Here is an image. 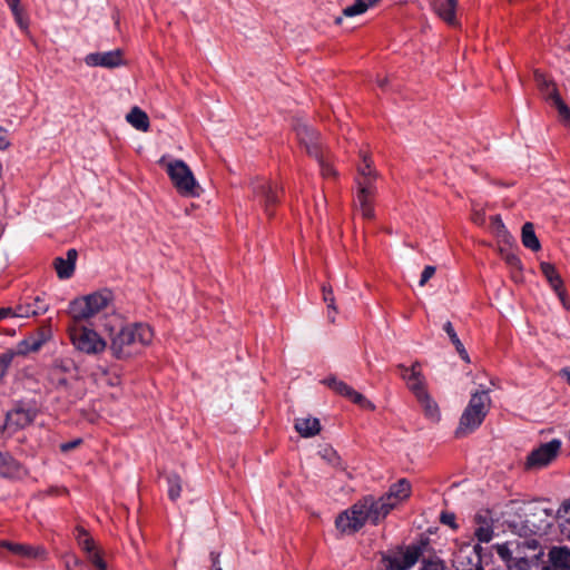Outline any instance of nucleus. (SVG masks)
<instances>
[{
    "instance_id": "obj_1",
    "label": "nucleus",
    "mask_w": 570,
    "mask_h": 570,
    "mask_svg": "<svg viewBox=\"0 0 570 570\" xmlns=\"http://www.w3.org/2000/svg\"><path fill=\"white\" fill-rule=\"evenodd\" d=\"M154 332L148 324L132 323L122 326L110 336V351L117 360H128L148 346Z\"/></svg>"
},
{
    "instance_id": "obj_2",
    "label": "nucleus",
    "mask_w": 570,
    "mask_h": 570,
    "mask_svg": "<svg viewBox=\"0 0 570 570\" xmlns=\"http://www.w3.org/2000/svg\"><path fill=\"white\" fill-rule=\"evenodd\" d=\"M361 163L356 168L355 176V197H354V207L358 210L363 218L373 219L374 214V200L377 194V179L379 173L372 165V160L370 156L360 151Z\"/></svg>"
},
{
    "instance_id": "obj_3",
    "label": "nucleus",
    "mask_w": 570,
    "mask_h": 570,
    "mask_svg": "<svg viewBox=\"0 0 570 570\" xmlns=\"http://www.w3.org/2000/svg\"><path fill=\"white\" fill-rule=\"evenodd\" d=\"M490 406L491 399L488 391L482 390L473 393L460 417L455 435L462 438L475 431L484 421Z\"/></svg>"
},
{
    "instance_id": "obj_4",
    "label": "nucleus",
    "mask_w": 570,
    "mask_h": 570,
    "mask_svg": "<svg viewBox=\"0 0 570 570\" xmlns=\"http://www.w3.org/2000/svg\"><path fill=\"white\" fill-rule=\"evenodd\" d=\"M397 368L401 371L402 379L406 381L407 387L414 393L417 401L424 409L425 415L432 421H439L440 411L438 404L430 397L424 387V381L420 371V363L415 362L411 368L403 364H399Z\"/></svg>"
},
{
    "instance_id": "obj_5",
    "label": "nucleus",
    "mask_w": 570,
    "mask_h": 570,
    "mask_svg": "<svg viewBox=\"0 0 570 570\" xmlns=\"http://www.w3.org/2000/svg\"><path fill=\"white\" fill-rule=\"evenodd\" d=\"M112 299V292L108 288H104L73 299L70 303L69 313L75 322L85 321L108 307Z\"/></svg>"
},
{
    "instance_id": "obj_6",
    "label": "nucleus",
    "mask_w": 570,
    "mask_h": 570,
    "mask_svg": "<svg viewBox=\"0 0 570 570\" xmlns=\"http://www.w3.org/2000/svg\"><path fill=\"white\" fill-rule=\"evenodd\" d=\"M166 171L180 195L186 197L199 195V185L185 161L177 159L168 163Z\"/></svg>"
},
{
    "instance_id": "obj_7",
    "label": "nucleus",
    "mask_w": 570,
    "mask_h": 570,
    "mask_svg": "<svg viewBox=\"0 0 570 570\" xmlns=\"http://www.w3.org/2000/svg\"><path fill=\"white\" fill-rule=\"evenodd\" d=\"M69 336L76 350L79 352L96 355L105 351L107 343L100 335L77 322L69 327Z\"/></svg>"
},
{
    "instance_id": "obj_8",
    "label": "nucleus",
    "mask_w": 570,
    "mask_h": 570,
    "mask_svg": "<svg viewBox=\"0 0 570 570\" xmlns=\"http://www.w3.org/2000/svg\"><path fill=\"white\" fill-rule=\"evenodd\" d=\"M278 185L265 178H257L252 181L254 199L264 208L268 217L274 215V207L279 203Z\"/></svg>"
},
{
    "instance_id": "obj_9",
    "label": "nucleus",
    "mask_w": 570,
    "mask_h": 570,
    "mask_svg": "<svg viewBox=\"0 0 570 570\" xmlns=\"http://www.w3.org/2000/svg\"><path fill=\"white\" fill-rule=\"evenodd\" d=\"M365 507L363 501L360 500L350 510L341 513L335 521L336 528L344 533L358 531L366 521H370Z\"/></svg>"
},
{
    "instance_id": "obj_10",
    "label": "nucleus",
    "mask_w": 570,
    "mask_h": 570,
    "mask_svg": "<svg viewBox=\"0 0 570 570\" xmlns=\"http://www.w3.org/2000/svg\"><path fill=\"white\" fill-rule=\"evenodd\" d=\"M491 556L482 554L480 544L462 547L454 558L456 570H483V563L489 566Z\"/></svg>"
},
{
    "instance_id": "obj_11",
    "label": "nucleus",
    "mask_w": 570,
    "mask_h": 570,
    "mask_svg": "<svg viewBox=\"0 0 570 570\" xmlns=\"http://www.w3.org/2000/svg\"><path fill=\"white\" fill-rule=\"evenodd\" d=\"M561 449V441L553 439L547 443L541 444L539 448L532 450L525 462L528 470H539L549 465L559 454Z\"/></svg>"
},
{
    "instance_id": "obj_12",
    "label": "nucleus",
    "mask_w": 570,
    "mask_h": 570,
    "mask_svg": "<svg viewBox=\"0 0 570 570\" xmlns=\"http://www.w3.org/2000/svg\"><path fill=\"white\" fill-rule=\"evenodd\" d=\"M294 129L299 145L306 150L307 155L320 158L321 153H323L320 132L302 120L296 121Z\"/></svg>"
},
{
    "instance_id": "obj_13",
    "label": "nucleus",
    "mask_w": 570,
    "mask_h": 570,
    "mask_svg": "<svg viewBox=\"0 0 570 570\" xmlns=\"http://www.w3.org/2000/svg\"><path fill=\"white\" fill-rule=\"evenodd\" d=\"M323 384L328 386L335 393L348 399L353 403L357 404L362 409L373 411L375 405L367 400L363 394L355 391L352 386L347 385L345 382L338 380L335 376H330L323 380Z\"/></svg>"
},
{
    "instance_id": "obj_14",
    "label": "nucleus",
    "mask_w": 570,
    "mask_h": 570,
    "mask_svg": "<svg viewBox=\"0 0 570 570\" xmlns=\"http://www.w3.org/2000/svg\"><path fill=\"white\" fill-rule=\"evenodd\" d=\"M50 303L45 293L35 296H26L21 303L14 307L16 317H30L45 314L49 309Z\"/></svg>"
},
{
    "instance_id": "obj_15",
    "label": "nucleus",
    "mask_w": 570,
    "mask_h": 570,
    "mask_svg": "<svg viewBox=\"0 0 570 570\" xmlns=\"http://www.w3.org/2000/svg\"><path fill=\"white\" fill-rule=\"evenodd\" d=\"M540 269H541V273L547 278L550 286L552 287V289L558 295L562 306L566 309H570V303L567 298L566 291L563 288V282L561 279V276L557 272L554 265L551 263L542 262L540 264Z\"/></svg>"
},
{
    "instance_id": "obj_16",
    "label": "nucleus",
    "mask_w": 570,
    "mask_h": 570,
    "mask_svg": "<svg viewBox=\"0 0 570 570\" xmlns=\"http://www.w3.org/2000/svg\"><path fill=\"white\" fill-rule=\"evenodd\" d=\"M362 501L364 505H366L365 509L367 510L366 512L368 514L370 522L373 524H377L394 508L393 503L385 501L383 495L377 500L372 495H368L363 498Z\"/></svg>"
},
{
    "instance_id": "obj_17",
    "label": "nucleus",
    "mask_w": 570,
    "mask_h": 570,
    "mask_svg": "<svg viewBox=\"0 0 570 570\" xmlns=\"http://www.w3.org/2000/svg\"><path fill=\"white\" fill-rule=\"evenodd\" d=\"M85 62L91 67L115 68L122 65V52L119 49L89 53L85 58Z\"/></svg>"
},
{
    "instance_id": "obj_18",
    "label": "nucleus",
    "mask_w": 570,
    "mask_h": 570,
    "mask_svg": "<svg viewBox=\"0 0 570 570\" xmlns=\"http://www.w3.org/2000/svg\"><path fill=\"white\" fill-rule=\"evenodd\" d=\"M76 530L80 534H85V538L77 535L76 539L81 549L87 552L90 562L96 567L97 570H107L105 560L101 558L100 553L96 551L94 539L89 537L88 532L83 528L78 527Z\"/></svg>"
},
{
    "instance_id": "obj_19",
    "label": "nucleus",
    "mask_w": 570,
    "mask_h": 570,
    "mask_svg": "<svg viewBox=\"0 0 570 570\" xmlns=\"http://www.w3.org/2000/svg\"><path fill=\"white\" fill-rule=\"evenodd\" d=\"M77 371L75 361L70 357L56 358L50 367V377L57 381V386H67V379L62 375L73 374Z\"/></svg>"
},
{
    "instance_id": "obj_20",
    "label": "nucleus",
    "mask_w": 570,
    "mask_h": 570,
    "mask_svg": "<svg viewBox=\"0 0 570 570\" xmlns=\"http://www.w3.org/2000/svg\"><path fill=\"white\" fill-rule=\"evenodd\" d=\"M36 417V412L31 409H26L21 405H17L14 409L9 411L6 415V426L17 429H23L29 425Z\"/></svg>"
},
{
    "instance_id": "obj_21",
    "label": "nucleus",
    "mask_w": 570,
    "mask_h": 570,
    "mask_svg": "<svg viewBox=\"0 0 570 570\" xmlns=\"http://www.w3.org/2000/svg\"><path fill=\"white\" fill-rule=\"evenodd\" d=\"M78 253L75 248H70L67 252V257H56L53 261V266L57 272V275L60 279H68L75 273L76 261Z\"/></svg>"
},
{
    "instance_id": "obj_22",
    "label": "nucleus",
    "mask_w": 570,
    "mask_h": 570,
    "mask_svg": "<svg viewBox=\"0 0 570 570\" xmlns=\"http://www.w3.org/2000/svg\"><path fill=\"white\" fill-rule=\"evenodd\" d=\"M411 494V484L406 479H401L390 487V490L383 497L385 501L396 507L401 501L407 499Z\"/></svg>"
},
{
    "instance_id": "obj_23",
    "label": "nucleus",
    "mask_w": 570,
    "mask_h": 570,
    "mask_svg": "<svg viewBox=\"0 0 570 570\" xmlns=\"http://www.w3.org/2000/svg\"><path fill=\"white\" fill-rule=\"evenodd\" d=\"M22 468L20 463L9 453L0 452V476L14 479L21 475Z\"/></svg>"
},
{
    "instance_id": "obj_24",
    "label": "nucleus",
    "mask_w": 570,
    "mask_h": 570,
    "mask_svg": "<svg viewBox=\"0 0 570 570\" xmlns=\"http://www.w3.org/2000/svg\"><path fill=\"white\" fill-rule=\"evenodd\" d=\"M549 560L554 570H570V550L566 547H553Z\"/></svg>"
},
{
    "instance_id": "obj_25",
    "label": "nucleus",
    "mask_w": 570,
    "mask_h": 570,
    "mask_svg": "<svg viewBox=\"0 0 570 570\" xmlns=\"http://www.w3.org/2000/svg\"><path fill=\"white\" fill-rule=\"evenodd\" d=\"M295 430L303 438H312L320 433L321 423L315 417H298L295 420Z\"/></svg>"
},
{
    "instance_id": "obj_26",
    "label": "nucleus",
    "mask_w": 570,
    "mask_h": 570,
    "mask_svg": "<svg viewBox=\"0 0 570 570\" xmlns=\"http://www.w3.org/2000/svg\"><path fill=\"white\" fill-rule=\"evenodd\" d=\"M456 3L458 0H438L434 3V8L439 17L451 26L456 23Z\"/></svg>"
},
{
    "instance_id": "obj_27",
    "label": "nucleus",
    "mask_w": 570,
    "mask_h": 570,
    "mask_svg": "<svg viewBox=\"0 0 570 570\" xmlns=\"http://www.w3.org/2000/svg\"><path fill=\"white\" fill-rule=\"evenodd\" d=\"M126 120L137 130L147 131L149 129V118L139 107L135 106L127 114Z\"/></svg>"
},
{
    "instance_id": "obj_28",
    "label": "nucleus",
    "mask_w": 570,
    "mask_h": 570,
    "mask_svg": "<svg viewBox=\"0 0 570 570\" xmlns=\"http://www.w3.org/2000/svg\"><path fill=\"white\" fill-rule=\"evenodd\" d=\"M13 554L24 557L28 559L43 560L47 557V551L41 546H29V544L17 543V546L13 547Z\"/></svg>"
},
{
    "instance_id": "obj_29",
    "label": "nucleus",
    "mask_w": 570,
    "mask_h": 570,
    "mask_svg": "<svg viewBox=\"0 0 570 570\" xmlns=\"http://www.w3.org/2000/svg\"><path fill=\"white\" fill-rule=\"evenodd\" d=\"M420 557V550L417 548L409 549L402 558V561L392 560L390 562L391 570H407L416 563Z\"/></svg>"
},
{
    "instance_id": "obj_30",
    "label": "nucleus",
    "mask_w": 570,
    "mask_h": 570,
    "mask_svg": "<svg viewBox=\"0 0 570 570\" xmlns=\"http://www.w3.org/2000/svg\"><path fill=\"white\" fill-rule=\"evenodd\" d=\"M521 238L524 247L534 252L541 248L540 242L534 233V226L532 223L528 222L522 226Z\"/></svg>"
},
{
    "instance_id": "obj_31",
    "label": "nucleus",
    "mask_w": 570,
    "mask_h": 570,
    "mask_svg": "<svg viewBox=\"0 0 570 570\" xmlns=\"http://www.w3.org/2000/svg\"><path fill=\"white\" fill-rule=\"evenodd\" d=\"M380 2V0H355L352 6L346 7L343 10V16L351 18L365 13L370 8H373Z\"/></svg>"
},
{
    "instance_id": "obj_32",
    "label": "nucleus",
    "mask_w": 570,
    "mask_h": 570,
    "mask_svg": "<svg viewBox=\"0 0 570 570\" xmlns=\"http://www.w3.org/2000/svg\"><path fill=\"white\" fill-rule=\"evenodd\" d=\"M551 100L558 109L561 120L570 127V108L563 102L557 88H552L551 90Z\"/></svg>"
},
{
    "instance_id": "obj_33",
    "label": "nucleus",
    "mask_w": 570,
    "mask_h": 570,
    "mask_svg": "<svg viewBox=\"0 0 570 570\" xmlns=\"http://www.w3.org/2000/svg\"><path fill=\"white\" fill-rule=\"evenodd\" d=\"M323 301L327 306V317L331 322L335 321V315L337 314V307L335 305V297L333 294V289L330 285L322 286Z\"/></svg>"
},
{
    "instance_id": "obj_34",
    "label": "nucleus",
    "mask_w": 570,
    "mask_h": 570,
    "mask_svg": "<svg viewBox=\"0 0 570 570\" xmlns=\"http://www.w3.org/2000/svg\"><path fill=\"white\" fill-rule=\"evenodd\" d=\"M558 518L561 535L570 540V503L563 505V514H559Z\"/></svg>"
},
{
    "instance_id": "obj_35",
    "label": "nucleus",
    "mask_w": 570,
    "mask_h": 570,
    "mask_svg": "<svg viewBox=\"0 0 570 570\" xmlns=\"http://www.w3.org/2000/svg\"><path fill=\"white\" fill-rule=\"evenodd\" d=\"M168 497L170 500L176 501L180 497L181 480L177 474L167 476Z\"/></svg>"
},
{
    "instance_id": "obj_36",
    "label": "nucleus",
    "mask_w": 570,
    "mask_h": 570,
    "mask_svg": "<svg viewBox=\"0 0 570 570\" xmlns=\"http://www.w3.org/2000/svg\"><path fill=\"white\" fill-rule=\"evenodd\" d=\"M492 548L495 550L498 557L500 558L502 563L505 566V568L509 570V566H512L513 562L517 560V559H513L512 551L510 550L509 544L508 543L495 544Z\"/></svg>"
},
{
    "instance_id": "obj_37",
    "label": "nucleus",
    "mask_w": 570,
    "mask_h": 570,
    "mask_svg": "<svg viewBox=\"0 0 570 570\" xmlns=\"http://www.w3.org/2000/svg\"><path fill=\"white\" fill-rule=\"evenodd\" d=\"M43 340L40 338H27L19 343L18 345V353L19 354H26L30 352H37L41 348L43 345Z\"/></svg>"
},
{
    "instance_id": "obj_38",
    "label": "nucleus",
    "mask_w": 570,
    "mask_h": 570,
    "mask_svg": "<svg viewBox=\"0 0 570 570\" xmlns=\"http://www.w3.org/2000/svg\"><path fill=\"white\" fill-rule=\"evenodd\" d=\"M534 80L539 89L546 95L548 99H551V90L556 88V85L551 82L544 73L540 71L534 72Z\"/></svg>"
},
{
    "instance_id": "obj_39",
    "label": "nucleus",
    "mask_w": 570,
    "mask_h": 570,
    "mask_svg": "<svg viewBox=\"0 0 570 570\" xmlns=\"http://www.w3.org/2000/svg\"><path fill=\"white\" fill-rule=\"evenodd\" d=\"M474 535L480 542H490L493 537V529L489 521H484V524H480L474 530Z\"/></svg>"
},
{
    "instance_id": "obj_40",
    "label": "nucleus",
    "mask_w": 570,
    "mask_h": 570,
    "mask_svg": "<svg viewBox=\"0 0 570 570\" xmlns=\"http://www.w3.org/2000/svg\"><path fill=\"white\" fill-rule=\"evenodd\" d=\"M509 570H541V568L537 561L519 558L512 566H509Z\"/></svg>"
},
{
    "instance_id": "obj_41",
    "label": "nucleus",
    "mask_w": 570,
    "mask_h": 570,
    "mask_svg": "<svg viewBox=\"0 0 570 570\" xmlns=\"http://www.w3.org/2000/svg\"><path fill=\"white\" fill-rule=\"evenodd\" d=\"M490 228L498 237L507 236L505 226L499 215H494L490 218Z\"/></svg>"
},
{
    "instance_id": "obj_42",
    "label": "nucleus",
    "mask_w": 570,
    "mask_h": 570,
    "mask_svg": "<svg viewBox=\"0 0 570 570\" xmlns=\"http://www.w3.org/2000/svg\"><path fill=\"white\" fill-rule=\"evenodd\" d=\"M14 355L16 353L12 351L0 353V380L3 377L10 364L12 363Z\"/></svg>"
},
{
    "instance_id": "obj_43",
    "label": "nucleus",
    "mask_w": 570,
    "mask_h": 570,
    "mask_svg": "<svg viewBox=\"0 0 570 570\" xmlns=\"http://www.w3.org/2000/svg\"><path fill=\"white\" fill-rule=\"evenodd\" d=\"M315 159L318 161V165L321 168V174L323 177H325V178L335 177L336 171L333 168V166L325 160L323 153H321L320 158H315Z\"/></svg>"
},
{
    "instance_id": "obj_44",
    "label": "nucleus",
    "mask_w": 570,
    "mask_h": 570,
    "mask_svg": "<svg viewBox=\"0 0 570 570\" xmlns=\"http://www.w3.org/2000/svg\"><path fill=\"white\" fill-rule=\"evenodd\" d=\"M443 330L448 334V336H449L450 341L452 342V344L455 346L456 351L459 348L463 347V344L460 341L459 336L456 335V332L454 331V327H453V325H452V323L450 321L444 323Z\"/></svg>"
},
{
    "instance_id": "obj_45",
    "label": "nucleus",
    "mask_w": 570,
    "mask_h": 570,
    "mask_svg": "<svg viewBox=\"0 0 570 570\" xmlns=\"http://www.w3.org/2000/svg\"><path fill=\"white\" fill-rule=\"evenodd\" d=\"M12 16L17 22V24L20 27V29L26 30L29 26L28 19L23 12V9L21 7L16 8L14 10H11Z\"/></svg>"
},
{
    "instance_id": "obj_46",
    "label": "nucleus",
    "mask_w": 570,
    "mask_h": 570,
    "mask_svg": "<svg viewBox=\"0 0 570 570\" xmlns=\"http://www.w3.org/2000/svg\"><path fill=\"white\" fill-rule=\"evenodd\" d=\"M441 523L449 525L452 529H456L458 524L455 522V514L452 512H442L440 515Z\"/></svg>"
},
{
    "instance_id": "obj_47",
    "label": "nucleus",
    "mask_w": 570,
    "mask_h": 570,
    "mask_svg": "<svg viewBox=\"0 0 570 570\" xmlns=\"http://www.w3.org/2000/svg\"><path fill=\"white\" fill-rule=\"evenodd\" d=\"M444 562L439 558L424 562L422 570H444Z\"/></svg>"
},
{
    "instance_id": "obj_48",
    "label": "nucleus",
    "mask_w": 570,
    "mask_h": 570,
    "mask_svg": "<svg viewBox=\"0 0 570 570\" xmlns=\"http://www.w3.org/2000/svg\"><path fill=\"white\" fill-rule=\"evenodd\" d=\"M434 274H435L434 266H431V265L425 266L421 274L419 285L424 286L429 282V279L433 277Z\"/></svg>"
},
{
    "instance_id": "obj_49",
    "label": "nucleus",
    "mask_w": 570,
    "mask_h": 570,
    "mask_svg": "<svg viewBox=\"0 0 570 570\" xmlns=\"http://www.w3.org/2000/svg\"><path fill=\"white\" fill-rule=\"evenodd\" d=\"M80 563H81V561L75 554H66L65 556L66 570H76V568Z\"/></svg>"
},
{
    "instance_id": "obj_50",
    "label": "nucleus",
    "mask_w": 570,
    "mask_h": 570,
    "mask_svg": "<svg viewBox=\"0 0 570 570\" xmlns=\"http://www.w3.org/2000/svg\"><path fill=\"white\" fill-rule=\"evenodd\" d=\"M81 442H82L81 439H76L70 442L62 443V444H60V450H61V452H69L71 450L76 449Z\"/></svg>"
},
{
    "instance_id": "obj_51",
    "label": "nucleus",
    "mask_w": 570,
    "mask_h": 570,
    "mask_svg": "<svg viewBox=\"0 0 570 570\" xmlns=\"http://www.w3.org/2000/svg\"><path fill=\"white\" fill-rule=\"evenodd\" d=\"M505 262L512 267V268H517V269H521V261L519 259L518 256H515L514 254H508L505 256Z\"/></svg>"
},
{
    "instance_id": "obj_52",
    "label": "nucleus",
    "mask_w": 570,
    "mask_h": 570,
    "mask_svg": "<svg viewBox=\"0 0 570 570\" xmlns=\"http://www.w3.org/2000/svg\"><path fill=\"white\" fill-rule=\"evenodd\" d=\"M323 458L326 459L332 464H337L340 460L337 453L332 449L324 450Z\"/></svg>"
},
{
    "instance_id": "obj_53",
    "label": "nucleus",
    "mask_w": 570,
    "mask_h": 570,
    "mask_svg": "<svg viewBox=\"0 0 570 570\" xmlns=\"http://www.w3.org/2000/svg\"><path fill=\"white\" fill-rule=\"evenodd\" d=\"M9 316H14L16 317L14 307H2V308H0V321L3 320V318H7Z\"/></svg>"
},
{
    "instance_id": "obj_54",
    "label": "nucleus",
    "mask_w": 570,
    "mask_h": 570,
    "mask_svg": "<svg viewBox=\"0 0 570 570\" xmlns=\"http://www.w3.org/2000/svg\"><path fill=\"white\" fill-rule=\"evenodd\" d=\"M9 145L10 142L7 139L6 131L0 128V149H6Z\"/></svg>"
},
{
    "instance_id": "obj_55",
    "label": "nucleus",
    "mask_w": 570,
    "mask_h": 570,
    "mask_svg": "<svg viewBox=\"0 0 570 570\" xmlns=\"http://www.w3.org/2000/svg\"><path fill=\"white\" fill-rule=\"evenodd\" d=\"M476 525L484 524V521H488V512L484 514L478 513L474 518Z\"/></svg>"
},
{
    "instance_id": "obj_56",
    "label": "nucleus",
    "mask_w": 570,
    "mask_h": 570,
    "mask_svg": "<svg viewBox=\"0 0 570 570\" xmlns=\"http://www.w3.org/2000/svg\"><path fill=\"white\" fill-rule=\"evenodd\" d=\"M456 352L459 353L460 357H461L464 362H466V363H469V362H470L469 354H468L466 350L464 348V346H463V347H461V348H459Z\"/></svg>"
},
{
    "instance_id": "obj_57",
    "label": "nucleus",
    "mask_w": 570,
    "mask_h": 570,
    "mask_svg": "<svg viewBox=\"0 0 570 570\" xmlns=\"http://www.w3.org/2000/svg\"><path fill=\"white\" fill-rule=\"evenodd\" d=\"M17 543L10 542V541H0V547L8 549L10 552L13 553V547H16Z\"/></svg>"
},
{
    "instance_id": "obj_58",
    "label": "nucleus",
    "mask_w": 570,
    "mask_h": 570,
    "mask_svg": "<svg viewBox=\"0 0 570 570\" xmlns=\"http://www.w3.org/2000/svg\"><path fill=\"white\" fill-rule=\"evenodd\" d=\"M10 10H14L16 8L20 7V0H4Z\"/></svg>"
},
{
    "instance_id": "obj_59",
    "label": "nucleus",
    "mask_w": 570,
    "mask_h": 570,
    "mask_svg": "<svg viewBox=\"0 0 570 570\" xmlns=\"http://www.w3.org/2000/svg\"><path fill=\"white\" fill-rule=\"evenodd\" d=\"M561 375L566 379L567 383L570 385V367H566L561 370Z\"/></svg>"
},
{
    "instance_id": "obj_60",
    "label": "nucleus",
    "mask_w": 570,
    "mask_h": 570,
    "mask_svg": "<svg viewBox=\"0 0 570 570\" xmlns=\"http://www.w3.org/2000/svg\"><path fill=\"white\" fill-rule=\"evenodd\" d=\"M210 557H212V561H213V567L219 566V560H218L219 556L216 554L215 552H212Z\"/></svg>"
},
{
    "instance_id": "obj_61",
    "label": "nucleus",
    "mask_w": 570,
    "mask_h": 570,
    "mask_svg": "<svg viewBox=\"0 0 570 570\" xmlns=\"http://www.w3.org/2000/svg\"><path fill=\"white\" fill-rule=\"evenodd\" d=\"M387 78H383V79H377V85L381 87V88H385V86L387 85Z\"/></svg>"
},
{
    "instance_id": "obj_62",
    "label": "nucleus",
    "mask_w": 570,
    "mask_h": 570,
    "mask_svg": "<svg viewBox=\"0 0 570 570\" xmlns=\"http://www.w3.org/2000/svg\"><path fill=\"white\" fill-rule=\"evenodd\" d=\"M483 570H499V569L494 568V567H490V564L485 566V563H483Z\"/></svg>"
},
{
    "instance_id": "obj_63",
    "label": "nucleus",
    "mask_w": 570,
    "mask_h": 570,
    "mask_svg": "<svg viewBox=\"0 0 570 570\" xmlns=\"http://www.w3.org/2000/svg\"><path fill=\"white\" fill-rule=\"evenodd\" d=\"M342 20H343V18H342V17H337V18L335 19V23L341 24V23H342Z\"/></svg>"
},
{
    "instance_id": "obj_64",
    "label": "nucleus",
    "mask_w": 570,
    "mask_h": 570,
    "mask_svg": "<svg viewBox=\"0 0 570 570\" xmlns=\"http://www.w3.org/2000/svg\"><path fill=\"white\" fill-rule=\"evenodd\" d=\"M213 570H223L219 566L213 567Z\"/></svg>"
}]
</instances>
